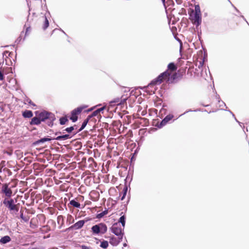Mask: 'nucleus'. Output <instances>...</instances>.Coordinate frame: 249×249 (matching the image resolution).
Segmentation results:
<instances>
[{"label": "nucleus", "mask_w": 249, "mask_h": 249, "mask_svg": "<svg viewBox=\"0 0 249 249\" xmlns=\"http://www.w3.org/2000/svg\"><path fill=\"white\" fill-rule=\"evenodd\" d=\"M123 239H120L119 237H116L112 236L110 237L109 243L113 246H117L122 241Z\"/></svg>", "instance_id": "obj_11"}, {"label": "nucleus", "mask_w": 249, "mask_h": 249, "mask_svg": "<svg viewBox=\"0 0 249 249\" xmlns=\"http://www.w3.org/2000/svg\"><path fill=\"white\" fill-rule=\"evenodd\" d=\"M175 38L177 40H178V41H179V42H181V40H180L177 37H175Z\"/></svg>", "instance_id": "obj_48"}, {"label": "nucleus", "mask_w": 249, "mask_h": 249, "mask_svg": "<svg viewBox=\"0 0 249 249\" xmlns=\"http://www.w3.org/2000/svg\"><path fill=\"white\" fill-rule=\"evenodd\" d=\"M1 192L5 194L8 197H11L12 195V190L8 187V185L6 183L3 184L1 188Z\"/></svg>", "instance_id": "obj_9"}, {"label": "nucleus", "mask_w": 249, "mask_h": 249, "mask_svg": "<svg viewBox=\"0 0 249 249\" xmlns=\"http://www.w3.org/2000/svg\"><path fill=\"white\" fill-rule=\"evenodd\" d=\"M199 66H198V68H200V66L202 67L203 65V62H200L199 63Z\"/></svg>", "instance_id": "obj_45"}, {"label": "nucleus", "mask_w": 249, "mask_h": 249, "mask_svg": "<svg viewBox=\"0 0 249 249\" xmlns=\"http://www.w3.org/2000/svg\"><path fill=\"white\" fill-rule=\"evenodd\" d=\"M127 100V98L124 97V96H122L121 98H117L115 99L114 100L111 101V103H115L117 106L118 105H124L125 103H126V101Z\"/></svg>", "instance_id": "obj_12"}, {"label": "nucleus", "mask_w": 249, "mask_h": 249, "mask_svg": "<svg viewBox=\"0 0 249 249\" xmlns=\"http://www.w3.org/2000/svg\"><path fill=\"white\" fill-rule=\"evenodd\" d=\"M107 230V225L104 223H100L91 227V231L93 234H104Z\"/></svg>", "instance_id": "obj_4"}, {"label": "nucleus", "mask_w": 249, "mask_h": 249, "mask_svg": "<svg viewBox=\"0 0 249 249\" xmlns=\"http://www.w3.org/2000/svg\"><path fill=\"white\" fill-rule=\"evenodd\" d=\"M100 246L102 248L106 249L107 248L108 246V242L107 241L103 240L102 242H101Z\"/></svg>", "instance_id": "obj_25"}, {"label": "nucleus", "mask_w": 249, "mask_h": 249, "mask_svg": "<svg viewBox=\"0 0 249 249\" xmlns=\"http://www.w3.org/2000/svg\"><path fill=\"white\" fill-rule=\"evenodd\" d=\"M110 231L120 239H123L124 235V228L120 227L119 223H114L110 228Z\"/></svg>", "instance_id": "obj_5"}, {"label": "nucleus", "mask_w": 249, "mask_h": 249, "mask_svg": "<svg viewBox=\"0 0 249 249\" xmlns=\"http://www.w3.org/2000/svg\"><path fill=\"white\" fill-rule=\"evenodd\" d=\"M168 69L173 71L177 69V67L174 63L171 62L168 65Z\"/></svg>", "instance_id": "obj_22"}, {"label": "nucleus", "mask_w": 249, "mask_h": 249, "mask_svg": "<svg viewBox=\"0 0 249 249\" xmlns=\"http://www.w3.org/2000/svg\"><path fill=\"white\" fill-rule=\"evenodd\" d=\"M74 219L73 217L71 214H68L67 215V221H66L67 224L68 225H70V224L74 223Z\"/></svg>", "instance_id": "obj_21"}, {"label": "nucleus", "mask_w": 249, "mask_h": 249, "mask_svg": "<svg viewBox=\"0 0 249 249\" xmlns=\"http://www.w3.org/2000/svg\"><path fill=\"white\" fill-rule=\"evenodd\" d=\"M123 194H125V195H126V193H127V187L126 186L124 187L123 189Z\"/></svg>", "instance_id": "obj_39"}, {"label": "nucleus", "mask_w": 249, "mask_h": 249, "mask_svg": "<svg viewBox=\"0 0 249 249\" xmlns=\"http://www.w3.org/2000/svg\"><path fill=\"white\" fill-rule=\"evenodd\" d=\"M61 133L62 132L61 131H57L55 133V135H58V134H61Z\"/></svg>", "instance_id": "obj_43"}, {"label": "nucleus", "mask_w": 249, "mask_h": 249, "mask_svg": "<svg viewBox=\"0 0 249 249\" xmlns=\"http://www.w3.org/2000/svg\"><path fill=\"white\" fill-rule=\"evenodd\" d=\"M67 122L68 119L66 117H61L59 119V123L61 125H64Z\"/></svg>", "instance_id": "obj_26"}, {"label": "nucleus", "mask_w": 249, "mask_h": 249, "mask_svg": "<svg viewBox=\"0 0 249 249\" xmlns=\"http://www.w3.org/2000/svg\"><path fill=\"white\" fill-rule=\"evenodd\" d=\"M105 108L106 107L104 106L100 108H98L97 109L93 111L90 115H89V118H91L93 117L98 115V114H99L101 112L103 111Z\"/></svg>", "instance_id": "obj_16"}, {"label": "nucleus", "mask_w": 249, "mask_h": 249, "mask_svg": "<svg viewBox=\"0 0 249 249\" xmlns=\"http://www.w3.org/2000/svg\"><path fill=\"white\" fill-rule=\"evenodd\" d=\"M167 124V123L166 122V121L163 119L159 124H158L157 126L159 127V128H161L163 126H164L165 125H166Z\"/></svg>", "instance_id": "obj_30"}, {"label": "nucleus", "mask_w": 249, "mask_h": 249, "mask_svg": "<svg viewBox=\"0 0 249 249\" xmlns=\"http://www.w3.org/2000/svg\"><path fill=\"white\" fill-rule=\"evenodd\" d=\"M0 172H1V169H0Z\"/></svg>", "instance_id": "obj_62"}, {"label": "nucleus", "mask_w": 249, "mask_h": 249, "mask_svg": "<svg viewBox=\"0 0 249 249\" xmlns=\"http://www.w3.org/2000/svg\"><path fill=\"white\" fill-rule=\"evenodd\" d=\"M247 23L248 24V25L249 26V24L248 23V22H247Z\"/></svg>", "instance_id": "obj_61"}, {"label": "nucleus", "mask_w": 249, "mask_h": 249, "mask_svg": "<svg viewBox=\"0 0 249 249\" xmlns=\"http://www.w3.org/2000/svg\"><path fill=\"white\" fill-rule=\"evenodd\" d=\"M171 78H172L173 79H175L177 78V74L175 73L172 75Z\"/></svg>", "instance_id": "obj_40"}, {"label": "nucleus", "mask_w": 249, "mask_h": 249, "mask_svg": "<svg viewBox=\"0 0 249 249\" xmlns=\"http://www.w3.org/2000/svg\"><path fill=\"white\" fill-rule=\"evenodd\" d=\"M123 246H124V247H126L127 246V244L126 243H124L123 244Z\"/></svg>", "instance_id": "obj_54"}, {"label": "nucleus", "mask_w": 249, "mask_h": 249, "mask_svg": "<svg viewBox=\"0 0 249 249\" xmlns=\"http://www.w3.org/2000/svg\"><path fill=\"white\" fill-rule=\"evenodd\" d=\"M90 119V118H89V116H88V117L85 120H84V121L83 122L80 128L77 131H76L74 133V135L77 134V133H78V132L81 131L82 130H83L85 128L86 125H87V124L89 121V120Z\"/></svg>", "instance_id": "obj_15"}, {"label": "nucleus", "mask_w": 249, "mask_h": 249, "mask_svg": "<svg viewBox=\"0 0 249 249\" xmlns=\"http://www.w3.org/2000/svg\"><path fill=\"white\" fill-rule=\"evenodd\" d=\"M173 117H174V116L172 114H169V115H167L166 116H165L163 119L167 123L169 121H170V120H171L173 119Z\"/></svg>", "instance_id": "obj_29"}, {"label": "nucleus", "mask_w": 249, "mask_h": 249, "mask_svg": "<svg viewBox=\"0 0 249 249\" xmlns=\"http://www.w3.org/2000/svg\"><path fill=\"white\" fill-rule=\"evenodd\" d=\"M11 53L9 52L8 51H5L2 53L3 57H4V56H5L6 57H7V54H8V55H10Z\"/></svg>", "instance_id": "obj_33"}, {"label": "nucleus", "mask_w": 249, "mask_h": 249, "mask_svg": "<svg viewBox=\"0 0 249 249\" xmlns=\"http://www.w3.org/2000/svg\"><path fill=\"white\" fill-rule=\"evenodd\" d=\"M11 241V238L8 235L4 236L1 238L0 239V243L1 244H5Z\"/></svg>", "instance_id": "obj_18"}, {"label": "nucleus", "mask_w": 249, "mask_h": 249, "mask_svg": "<svg viewBox=\"0 0 249 249\" xmlns=\"http://www.w3.org/2000/svg\"><path fill=\"white\" fill-rule=\"evenodd\" d=\"M55 119V116L53 113L44 110V114L42 118L43 122H45L49 126L52 127L53 125V122Z\"/></svg>", "instance_id": "obj_3"}, {"label": "nucleus", "mask_w": 249, "mask_h": 249, "mask_svg": "<svg viewBox=\"0 0 249 249\" xmlns=\"http://www.w3.org/2000/svg\"><path fill=\"white\" fill-rule=\"evenodd\" d=\"M57 223L62 226L64 223V218L62 215H59L57 218Z\"/></svg>", "instance_id": "obj_28"}, {"label": "nucleus", "mask_w": 249, "mask_h": 249, "mask_svg": "<svg viewBox=\"0 0 249 249\" xmlns=\"http://www.w3.org/2000/svg\"><path fill=\"white\" fill-rule=\"evenodd\" d=\"M232 6L234 7V8L236 10V11L238 13H240V12H239V10H238V9H237V8H236L234 5H232Z\"/></svg>", "instance_id": "obj_44"}, {"label": "nucleus", "mask_w": 249, "mask_h": 249, "mask_svg": "<svg viewBox=\"0 0 249 249\" xmlns=\"http://www.w3.org/2000/svg\"><path fill=\"white\" fill-rule=\"evenodd\" d=\"M55 30H56V29H55L54 30H53V32L55 31Z\"/></svg>", "instance_id": "obj_59"}, {"label": "nucleus", "mask_w": 249, "mask_h": 249, "mask_svg": "<svg viewBox=\"0 0 249 249\" xmlns=\"http://www.w3.org/2000/svg\"><path fill=\"white\" fill-rule=\"evenodd\" d=\"M52 140H53V138H51L49 137H44L35 141L33 142V145L35 146L38 145H40V144L44 143L45 142L51 141Z\"/></svg>", "instance_id": "obj_13"}, {"label": "nucleus", "mask_w": 249, "mask_h": 249, "mask_svg": "<svg viewBox=\"0 0 249 249\" xmlns=\"http://www.w3.org/2000/svg\"><path fill=\"white\" fill-rule=\"evenodd\" d=\"M117 223H119V224H120V223L121 224L122 227L123 228H124L125 227V216L124 215H122L119 220H118V222Z\"/></svg>", "instance_id": "obj_20"}, {"label": "nucleus", "mask_w": 249, "mask_h": 249, "mask_svg": "<svg viewBox=\"0 0 249 249\" xmlns=\"http://www.w3.org/2000/svg\"><path fill=\"white\" fill-rule=\"evenodd\" d=\"M216 98H217V99L218 101L219 100H220V97H219V95L216 96Z\"/></svg>", "instance_id": "obj_49"}, {"label": "nucleus", "mask_w": 249, "mask_h": 249, "mask_svg": "<svg viewBox=\"0 0 249 249\" xmlns=\"http://www.w3.org/2000/svg\"><path fill=\"white\" fill-rule=\"evenodd\" d=\"M77 127V125H74L73 126H70L69 127H67L66 128L65 130L68 133H71L74 130V127Z\"/></svg>", "instance_id": "obj_27"}, {"label": "nucleus", "mask_w": 249, "mask_h": 249, "mask_svg": "<svg viewBox=\"0 0 249 249\" xmlns=\"http://www.w3.org/2000/svg\"><path fill=\"white\" fill-rule=\"evenodd\" d=\"M4 79V75L0 70V80H3Z\"/></svg>", "instance_id": "obj_38"}, {"label": "nucleus", "mask_w": 249, "mask_h": 249, "mask_svg": "<svg viewBox=\"0 0 249 249\" xmlns=\"http://www.w3.org/2000/svg\"><path fill=\"white\" fill-rule=\"evenodd\" d=\"M70 204L74 208H80V204L79 202L76 201L75 199H72L70 201Z\"/></svg>", "instance_id": "obj_19"}, {"label": "nucleus", "mask_w": 249, "mask_h": 249, "mask_svg": "<svg viewBox=\"0 0 249 249\" xmlns=\"http://www.w3.org/2000/svg\"><path fill=\"white\" fill-rule=\"evenodd\" d=\"M59 30H60V31H62V32H63L65 35H66V33H65L64 31H63L61 29H60Z\"/></svg>", "instance_id": "obj_52"}, {"label": "nucleus", "mask_w": 249, "mask_h": 249, "mask_svg": "<svg viewBox=\"0 0 249 249\" xmlns=\"http://www.w3.org/2000/svg\"><path fill=\"white\" fill-rule=\"evenodd\" d=\"M170 75L171 74L167 70L160 73L157 78L151 81L146 87H144L143 88L145 89V91L149 94H153L155 93L156 90V88L154 87L160 84L164 80L169 81L170 79Z\"/></svg>", "instance_id": "obj_1"}, {"label": "nucleus", "mask_w": 249, "mask_h": 249, "mask_svg": "<svg viewBox=\"0 0 249 249\" xmlns=\"http://www.w3.org/2000/svg\"><path fill=\"white\" fill-rule=\"evenodd\" d=\"M204 107H207L208 105H203Z\"/></svg>", "instance_id": "obj_58"}, {"label": "nucleus", "mask_w": 249, "mask_h": 249, "mask_svg": "<svg viewBox=\"0 0 249 249\" xmlns=\"http://www.w3.org/2000/svg\"><path fill=\"white\" fill-rule=\"evenodd\" d=\"M44 18H45V20H44V23L43 25L42 28L44 30H45L47 29V28L49 26V22L48 19L47 18L46 16H44Z\"/></svg>", "instance_id": "obj_23"}, {"label": "nucleus", "mask_w": 249, "mask_h": 249, "mask_svg": "<svg viewBox=\"0 0 249 249\" xmlns=\"http://www.w3.org/2000/svg\"><path fill=\"white\" fill-rule=\"evenodd\" d=\"M87 106L85 105L80 106L72 110L70 119L73 123L76 122L78 120V115L80 114L84 109L87 108Z\"/></svg>", "instance_id": "obj_6"}, {"label": "nucleus", "mask_w": 249, "mask_h": 249, "mask_svg": "<svg viewBox=\"0 0 249 249\" xmlns=\"http://www.w3.org/2000/svg\"><path fill=\"white\" fill-rule=\"evenodd\" d=\"M218 102L219 103V107H226V104L223 101L219 100Z\"/></svg>", "instance_id": "obj_34"}, {"label": "nucleus", "mask_w": 249, "mask_h": 249, "mask_svg": "<svg viewBox=\"0 0 249 249\" xmlns=\"http://www.w3.org/2000/svg\"><path fill=\"white\" fill-rule=\"evenodd\" d=\"M238 123L240 125V126L242 128H244L245 126L244 125V124L240 122H238Z\"/></svg>", "instance_id": "obj_41"}, {"label": "nucleus", "mask_w": 249, "mask_h": 249, "mask_svg": "<svg viewBox=\"0 0 249 249\" xmlns=\"http://www.w3.org/2000/svg\"><path fill=\"white\" fill-rule=\"evenodd\" d=\"M20 37H19L17 39V40L16 41V42H18L19 41H20Z\"/></svg>", "instance_id": "obj_51"}, {"label": "nucleus", "mask_w": 249, "mask_h": 249, "mask_svg": "<svg viewBox=\"0 0 249 249\" xmlns=\"http://www.w3.org/2000/svg\"><path fill=\"white\" fill-rule=\"evenodd\" d=\"M108 213V210H105V211H103L102 212L98 213L96 215V218L100 219L102 218L103 216H104L105 215L107 214Z\"/></svg>", "instance_id": "obj_24"}, {"label": "nucleus", "mask_w": 249, "mask_h": 249, "mask_svg": "<svg viewBox=\"0 0 249 249\" xmlns=\"http://www.w3.org/2000/svg\"><path fill=\"white\" fill-rule=\"evenodd\" d=\"M44 114V111L40 112L38 115V117H34L32 118L31 121L30 122L31 125H39L41 124L43 120H42V116Z\"/></svg>", "instance_id": "obj_8"}, {"label": "nucleus", "mask_w": 249, "mask_h": 249, "mask_svg": "<svg viewBox=\"0 0 249 249\" xmlns=\"http://www.w3.org/2000/svg\"><path fill=\"white\" fill-rule=\"evenodd\" d=\"M22 116L25 118H30L33 117V113L31 110H26L22 112Z\"/></svg>", "instance_id": "obj_17"}, {"label": "nucleus", "mask_w": 249, "mask_h": 249, "mask_svg": "<svg viewBox=\"0 0 249 249\" xmlns=\"http://www.w3.org/2000/svg\"><path fill=\"white\" fill-rule=\"evenodd\" d=\"M240 16H241V18H243L245 21H246V22H247V21L246 20V18H245V17H244V16H243V15H241Z\"/></svg>", "instance_id": "obj_47"}, {"label": "nucleus", "mask_w": 249, "mask_h": 249, "mask_svg": "<svg viewBox=\"0 0 249 249\" xmlns=\"http://www.w3.org/2000/svg\"><path fill=\"white\" fill-rule=\"evenodd\" d=\"M198 109H196V110H194V111H198ZM191 111H193V110H191V109H189V110H187V111H186L185 112H184L183 114H181V115H180V116H182V115H183L185 114V113H188V112H191Z\"/></svg>", "instance_id": "obj_37"}, {"label": "nucleus", "mask_w": 249, "mask_h": 249, "mask_svg": "<svg viewBox=\"0 0 249 249\" xmlns=\"http://www.w3.org/2000/svg\"><path fill=\"white\" fill-rule=\"evenodd\" d=\"M247 23L248 24V25L249 26V24L248 23V22H247Z\"/></svg>", "instance_id": "obj_60"}, {"label": "nucleus", "mask_w": 249, "mask_h": 249, "mask_svg": "<svg viewBox=\"0 0 249 249\" xmlns=\"http://www.w3.org/2000/svg\"><path fill=\"white\" fill-rule=\"evenodd\" d=\"M16 199L10 198L9 199L5 198L3 200V204L8 208L10 212H13L15 213H18L19 210V207L17 204Z\"/></svg>", "instance_id": "obj_2"}, {"label": "nucleus", "mask_w": 249, "mask_h": 249, "mask_svg": "<svg viewBox=\"0 0 249 249\" xmlns=\"http://www.w3.org/2000/svg\"><path fill=\"white\" fill-rule=\"evenodd\" d=\"M192 20H193V24L196 25V27H198L201 23V15L195 14Z\"/></svg>", "instance_id": "obj_10"}, {"label": "nucleus", "mask_w": 249, "mask_h": 249, "mask_svg": "<svg viewBox=\"0 0 249 249\" xmlns=\"http://www.w3.org/2000/svg\"><path fill=\"white\" fill-rule=\"evenodd\" d=\"M195 14H201L200 9L198 5L195 6Z\"/></svg>", "instance_id": "obj_31"}, {"label": "nucleus", "mask_w": 249, "mask_h": 249, "mask_svg": "<svg viewBox=\"0 0 249 249\" xmlns=\"http://www.w3.org/2000/svg\"><path fill=\"white\" fill-rule=\"evenodd\" d=\"M2 65H3V63H0V68L1 69V67H2Z\"/></svg>", "instance_id": "obj_53"}, {"label": "nucleus", "mask_w": 249, "mask_h": 249, "mask_svg": "<svg viewBox=\"0 0 249 249\" xmlns=\"http://www.w3.org/2000/svg\"><path fill=\"white\" fill-rule=\"evenodd\" d=\"M87 221L81 220L66 229V231L78 230L82 228Z\"/></svg>", "instance_id": "obj_7"}, {"label": "nucleus", "mask_w": 249, "mask_h": 249, "mask_svg": "<svg viewBox=\"0 0 249 249\" xmlns=\"http://www.w3.org/2000/svg\"><path fill=\"white\" fill-rule=\"evenodd\" d=\"M71 136L69 134H66L58 136L56 138H53V140H55L57 141H65L69 139H71Z\"/></svg>", "instance_id": "obj_14"}, {"label": "nucleus", "mask_w": 249, "mask_h": 249, "mask_svg": "<svg viewBox=\"0 0 249 249\" xmlns=\"http://www.w3.org/2000/svg\"><path fill=\"white\" fill-rule=\"evenodd\" d=\"M91 109H89L88 110V111H91Z\"/></svg>", "instance_id": "obj_57"}, {"label": "nucleus", "mask_w": 249, "mask_h": 249, "mask_svg": "<svg viewBox=\"0 0 249 249\" xmlns=\"http://www.w3.org/2000/svg\"><path fill=\"white\" fill-rule=\"evenodd\" d=\"M125 196H126V195H125V194H123V196H122V197H121V200H124V198H125Z\"/></svg>", "instance_id": "obj_42"}, {"label": "nucleus", "mask_w": 249, "mask_h": 249, "mask_svg": "<svg viewBox=\"0 0 249 249\" xmlns=\"http://www.w3.org/2000/svg\"><path fill=\"white\" fill-rule=\"evenodd\" d=\"M27 102H28V104H30V105H32L34 107L36 106V104H34L31 100H30V99L27 100Z\"/></svg>", "instance_id": "obj_35"}, {"label": "nucleus", "mask_w": 249, "mask_h": 249, "mask_svg": "<svg viewBox=\"0 0 249 249\" xmlns=\"http://www.w3.org/2000/svg\"><path fill=\"white\" fill-rule=\"evenodd\" d=\"M30 29V27H28L26 28V35L27 34V32L29 31V30Z\"/></svg>", "instance_id": "obj_46"}, {"label": "nucleus", "mask_w": 249, "mask_h": 249, "mask_svg": "<svg viewBox=\"0 0 249 249\" xmlns=\"http://www.w3.org/2000/svg\"><path fill=\"white\" fill-rule=\"evenodd\" d=\"M20 218L25 222H27L29 220V218L24 216L23 212H20Z\"/></svg>", "instance_id": "obj_32"}, {"label": "nucleus", "mask_w": 249, "mask_h": 249, "mask_svg": "<svg viewBox=\"0 0 249 249\" xmlns=\"http://www.w3.org/2000/svg\"><path fill=\"white\" fill-rule=\"evenodd\" d=\"M81 248L82 249H92V248L90 247H88L85 245H82L81 246Z\"/></svg>", "instance_id": "obj_36"}, {"label": "nucleus", "mask_w": 249, "mask_h": 249, "mask_svg": "<svg viewBox=\"0 0 249 249\" xmlns=\"http://www.w3.org/2000/svg\"><path fill=\"white\" fill-rule=\"evenodd\" d=\"M229 111L231 114H232V117H234V118H235V116H234V114H233V113L231 111H230V110H229Z\"/></svg>", "instance_id": "obj_50"}, {"label": "nucleus", "mask_w": 249, "mask_h": 249, "mask_svg": "<svg viewBox=\"0 0 249 249\" xmlns=\"http://www.w3.org/2000/svg\"><path fill=\"white\" fill-rule=\"evenodd\" d=\"M162 0V3L164 4L165 0Z\"/></svg>", "instance_id": "obj_55"}, {"label": "nucleus", "mask_w": 249, "mask_h": 249, "mask_svg": "<svg viewBox=\"0 0 249 249\" xmlns=\"http://www.w3.org/2000/svg\"><path fill=\"white\" fill-rule=\"evenodd\" d=\"M235 121H236L237 123H238V122H239V121H238L236 119V118H235Z\"/></svg>", "instance_id": "obj_56"}]
</instances>
